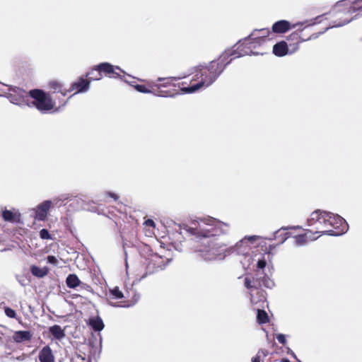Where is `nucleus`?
I'll use <instances>...</instances> for the list:
<instances>
[{
    "instance_id": "aec40b11",
    "label": "nucleus",
    "mask_w": 362,
    "mask_h": 362,
    "mask_svg": "<svg viewBox=\"0 0 362 362\" xmlns=\"http://www.w3.org/2000/svg\"><path fill=\"white\" fill-rule=\"evenodd\" d=\"M49 332L53 337L54 339L57 340H62L65 337L64 329H62L59 325H54L51 326L48 329Z\"/></svg>"
},
{
    "instance_id": "f8f14e48",
    "label": "nucleus",
    "mask_w": 362,
    "mask_h": 362,
    "mask_svg": "<svg viewBox=\"0 0 362 362\" xmlns=\"http://www.w3.org/2000/svg\"><path fill=\"white\" fill-rule=\"evenodd\" d=\"M52 206V202L51 200H45L38 204L34 209L35 212V218L38 221H45Z\"/></svg>"
},
{
    "instance_id": "f704fd0d",
    "label": "nucleus",
    "mask_w": 362,
    "mask_h": 362,
    "mask_svg": "<svg viewBox=\"0 0 362 362\" xmlns=\"http://www.w3.org/2000/svg\"><path fill=\"white\" fill-rule=\"evenodd\" d=\"M276 339L281 344L284 345L286 343V337L283 334H279L276 335Z\"/></svg>"
},
{
    "instance_id": "6ab92c4d",
    "label": "nucleus",
    "mask_w": 362,
    "mask_h": 362,
    "mask_svg": "<svg viewBox=\"0 0 362 362\" xmlns=\"http://www.w3.org/2000/svg\"><path fill=\"white\" fill-rule=\"evenodd\" d=\"M270 33V30L267 28L255 30L250 35V40H254L257 44H259L260 41L268 36Z\"/></svg>"
},
{
    "instance_id": "cd10ccee",
    "label": "nucleus",
    "mask_w": 362,
    "mask_h": 362,
    "mask_svg": "<svg viewBox=\"0 0 362 362\" xmlns=\"http://www.w3.org/2000/svg\"><path fill=\"white\" fill-rule=\"evenodd\" d=\"M284 228L279 229L276 230L274 234V238L277 239L281 237V243H283L288 238V233H286Z\"/></svg>"
},
{
    "instance_id": "393cba45",
    "label": "nucleus",
    "mask_w": 362,
    "mask_h": 362,
    "mask_svg": "<svg viewBox=\"0 0 362 362\" xmlns=\"http://www.w3.org/2000/svg\"><path fill=\"white\" fill-rule=\"evenodd\" d=\"M49 86L54 92L61 93L63 95H66L68 92V89L64 88L61 83L56 81H51Z\"/></svg>"
},
{
    "instance_id": "412c9836",
    "label": "nucleus",
    "mask_w": 362,
    "mask_h": 362,
    "mask_svg": "<svg viewBox=\"0 0 362 362\" xmlns=\"http://www.w3.org/2000/svg\"><path fill=\"white\" fill-rule=\"evenodd\" d=\"M124 297L123 293L119 290L118 287H114L113 288L110 290V295L108 297L109 304L114 307L121 306L119 304L113 303L110 302L111 299H121ZM123 307H126L127 305H122Z\"/></svg>"
},
{
    "instance_id": "4468645a",
    "label": "nucleus",
    "mask_w": 362,
    "mask_h": 362,
    "mask_svg": "<svg viewBox=\"0 0 362 362\" xmlns=\"http://www.w3.org/2000/svg\"><path fill=\"white\" fill-rule=\"evenodd\" d=\"M318 236H315V233L312 230H306L305 233L294 237V245L296 246H303L308 243V241L316 240Z\"/></svg>"
},
{
    "instance_id": "9b49d317",
    "label": "nucleus",
    "mask_w": 362,
    "mask_h": 362,
    "mask_svg": "<svg viewBox=\"0 0 362 362\" xmlns=\"http://www.w3.org/2000/svg\"><path fill=\"white\" fill-rule=\"evenodd\" d=\"M307 23L308 21L299 22L291 25V23L288 21L281 20L276 21L273 24L272 31L276 33H284L291 28H297V30L302 31L303 28L301 27Z\"/></svg>"
},
{
    "instance_id": "1a4fd4ad",
    "label": "nucleus",
    "mask_w": 362,
    "mask_h": 362,
    "mask_svg": "<svg viewBox=\"0 0 362 362\" xmlns=\"http://www.w3.org/2000/svg\"><path fill=\"white\" fill-rule=\"evenodd\" d=\"M9 91L8 98L12 103L19 105L26 104L30 106L29 92L18 87H11Z\"/></svg>"
},
{
    "instance_id": "7ed1b4c3",
    "label": "nucleus",
    "mask_w": 362,
    "mask_h": 362,
    "mask_svg": "<svg viewBox=\"0 0 362 362\" xmlns=\"http://www.w3.org/2000/svg\"><path fill=\"white\" fill-rule=\"evenodd\" d=\"M244 285L249 290L251 303L257 305L265 300V292L262 290V287L272 288L274 283L267 276H264L262 279L246 276L244 279Z\"/></svg>"
},
{
    "instance_id": "4be33fe9",
    "label": "nucleus",
    "mask_w": 362,
    "mask_h": 362,
    "mask_svg": "<svg viewBox=\"0 0 362 362\" xmlns=\"http://www.w3.org/2000/svg\"><path fill=\"white\" fill-rule=\"evenodd\" d=\"M273 53L278 57H283L288 53V46L286 42L281 41L273 47Z\"/></svg>"
},
{
    "instance_id": "a19ab883",
    "label": "nucleus",
    "mask_w": 362,
    "mask_h": 362,
    "mask_svg": "<svg viewBox=\"0 0 362 362\" xmlns=\"http://www.w3.org/2000/svg\"><path fill=\"white\" fill-rule=\"evenodd\" d=\"M252 362H260V356L259 355H257L252 359Z\"/></svg>"
},
{
    "instance_id": "dca6fc26",
    "label": "nucleus",
    "mask_w": 362,
    "mask_h": 362,
    "mask_svg": "<svg viewBox=\"0 0 362 362\" xmlns=\"http://www.w3.org/2000/svg\"><path fill=\"white\" fill-rule=\"evenodd\" d=\"M40 362H54V356L49 346H44L39 352Z\"/></svg>"
},
{
    "instance_id": "f03ea898",
    "label": "nucleus",
    "mask_w": 362,
    "mask_h": 362,
    "mask_svg": "<svg viewBox=\"0 0 362 362\" xmlns=\"http://www.w3.org/2000/svg\"><path fill=\"white\" fill-rule=\"evenodd\" d=\"M232 59L226 62L225 55H221L217 61H211L206 66L199 65L195 68L196 80L199 82L185 88V92L194 93L202 88L211 86L224 71Z\"/></svg>"
},
{
    "instance_id": "b1692460",
    "label": "nucleus",
    "mask_w": 362,
    "mask_h": 362,
    "mask_svg": "<svg viewBox=\"0 0 362 362\" xmlns=\"http://www.w3.org/2000/svg\"><path fill=\"white\" fill-rule=\"evenodd\" d=\"M66 284L69 288H75L80 285L81 281L76 274H71L66 277Z\"/></svg>"
},
{
    "instance_id": "a878e982",
    "label": "nucleus",
    "mask_w": 362,
    "mask_h": 362,
    "mask_svg": "<svg viewBox=\"0 0 362 362\" xmlns=\"http://www.w3.org/2000/svg\"><path fill=\"white\" fill-rule=\"evenodd\" d=\"M30 271L33 275L39 278H42L47 274V270L45 268H40L35 265L31 267Z\"/></svg>"
},
{
    "instance_id": "c85d7f7f",
    "label": "nucleus",
    "mask_w": 362,
    "mask_h": 362,
    "mask_svg": "<svg viewBox=\"0 0 362 362\" xmlns=\"http://www.w3.org/2000/svg\"><path fill=\"white\" fill-rule=\"evenodd\" d=\"M2 216L6 221H13L14 220V214L8 210L4 211Z\"/></svg>"
},
{
    "instance_id": "f257e3e1",
    "label": "nucleus",
    "mask_w": 362,
    "mask_h": 362,
    "mask_svg": "<svg viewBox=\"0 0 362 362\" xmlns=\"http://www.w3.org/2000/svg\"><path fill=\"white\" fill-rule=\"evenodd\" d=\"M183 230L195 240L194 252L204 261L222 260L230 252L245 255L250 250L248 243L259 238L258 235L245 236L234 247L228 249L225 243L218 241V238L229 234L230 224L211 216L193 220L189 225H185Z\"/></svg>"
},
{
    "instance_id": "6e6552de",
    "label": "nucleus",
    "mask_w": 362,
    "mask_h": 362,
    "mask_svg": "<svg viewBox=\"0 0 362 362\" xmlns=\"http://www.w3.org/2000/svg\"><path fill=\"white\" fill-rule=\"evenodd\" d=\"M328 235L338 236L346 233L348 230V224L340 216L330 213Z\"/></svg>"
},
{
    "instance_id": "f3484780",
    "label": "nucleus",
    "mask_w": 362,
    "mask_h": 362,
    "mask_svg": "<svg viewBox=\"0 0 362 362\" xmlns=\"http://www.w3.org/2000/svg\"><path fill=\"white\" fill-rule=\"evenodd\" d=\"M33 337L32 333L30 331H16L13 334V339L16 343H23L25 341H29Z\"/></svg>"
},
{
    "instance_id": "c9c22d12",
    "label": "nucleus",
    "mask_w": 362,
    "mask_h": 362,
    "mask_svg": "<svg viewBox=\"0 0 362 362\" xmlns=\"http://www.w3.org/2000/svg\"><path fill=\"white\" fill-rule=\"evenodd\" d=\"M266 261L264 259H259L257 262V267L259 269H264L266 267Z\"/></svg>"
},
{
    "instance_id": "37998d69",
    "label": "nucleus",
    "mask_w": 362,
    "mask_h": 362,
    "mask_svg": "<svg viewBox=\"0 0 362 362\" xmlns=\"http://www.w3.org/2000/svg\"><path fill=\"white\" fill-rule=\"evenodd\" d=\"M286 362H289V361H287Z\"/></svg>"
},
{
    "instance_id": "9d476101",
    "label": "nucleus",
    "mask_w": 362,
    "mask_h": 362,
    "mask_svg": "<svg viewBox=\"0 0 362 362\" xmlns=\"http://www.w3.org/2000/svg\"><path fill=\"white\" fill-rule=\"evenodd\" d=\"M115 69L122 71V70L120 69V68L119 66L115 67L113 65H112L107 62L101 63V64H98V66H96L95 69H93L88 73V75H92V74H93L95 71H98V76H96L95 77H93V78L90 77L91 79L100 80L102 77L101 76L102 72L105 73L110 77L117 78L119 76V74L115 71Z\"/></svg>"
},
{
    "instance_id": "2eb2a0df",
    "label": "nucleus",
    "mask_w": 362,
    "mask_h": 362,
    "mask_svg": "<svg viewBox=\"0 0 362 362\" xmlns=\"http://www.w3.org/2000/svg\"><path fill=\"white\" fill-rule=\"evenodd\" d=\"M89 87L90 81L86 80L83 78H80L77 81H75L71 84L70 88L68 89V92L76 89L77 91L74 94H76L78 93H83L88 90Z\"/></svg>"
},
{
    "instance_id": "473e14b6",
    "label": "nucleus",
    "mask_w": 362,
    "mask_h": 362,
    "mask_svg": "<svg viewBox=\"0 0 362 362\" xmlns=\"http://www.w3.org/2000/svg\"><path fill=\"white\" fill-rule=\"evenodd\" d=\"M135 89L140 92V93H151V91L148 89L144 85H136L135 86Z\"/></svg>"
},
{
    "instance_id": "bb28decb",
    "label": "nucleus",
    "mask_w": 362,
    "mask_h": 362,
    "mask_svg": "<svg viewBox=\"0 0 362 362\" xmlns=\"http://www.w3.org/2000/svg\"><path fill=\"white\" fill-rule=\"evenodd\" d=\"M257 321L260 324L266 323L268 321V315L267 313L259 308H257Z\"/></svg>"
},
{
    "instance_id": "a211bd4d",
    "label": "nucleus",
    "mask_w": 362,
    "mask_h": 362,
    "mask_svg": "<svg viewBox=\"0 0 362 362\" xmlns=\"http://www.w3.org/2000/svg\"><path fill=\"white\" fill-rule=\"evenodd\" d=\"M185 76H178V77H165V78H158L157 79L159 82H163L162 83H154L153 85V87H156L158 89H160L162 88H166L170 86L173 81H178L182 78H185Z\"/></svg>"
},
{
    "instance_id": "7c9ffc66",
    "label": "nucleus",
    "mask_w": 362,
    "mask_h": 362,
    "mask_svg": "<svg viewBox=\"0 0 362 362\" xmlns=\"http://www.w3.org/2000/svg\"><path fill=\"white\" fill-rule=\"evenodd\" d=\"M67 199H68V197L66 195H62L60 197H55L52 200H51L52 202V206L53 205L60 206L59 202H62Z\"/></svg>"
},
{
    "instance_id": "5701e85b",
    "label": "nucleus",
    "mask_w": 362,
    "mask_h": 362,
    "mask_svg": "<svg viewBox=\"0 0 362 362\" xmlns=\"http://www.w3.org/2000/svg\"><path fill=\"white\" fill-rule=\"evenodd\" d=\"M89 325L96 332H100L104 328L103 320L100 317L90 318Z\"/></svg>"
},
{
    "instance_id": "e433bc0d",
    "label": "nucleus",
    "mask_w": 362,
    "mask_h": 362,
    "mask_svg": "<svg viewBox=\"0 0 362 362\" xmlns=\"http://www.w3.org/2000/svg\"><path fill=\"white\" fill-rule=\"evenodd\" d=\"M145 225L147 226H151V227H153L154 228L156 224H155V222L151 220V219H148L145 221Z\"/></svg>"
},
{
    "instance_id": "58836bf2",
    "label": "nucleus",
    "mask_w": 362,
    "mask_h": 362,
    "mask_svg": "<svg viewBox=\"0 0 362 362\" xmlns=\"http://www.w3.org/2000/svg\"><path fill=\"white\" fill-rule=\"evenodd\" d=\"M16 279L21 286H24L26 285V284L25 283V281L23 279H21L18 276H16Z\"/></svg>"
},
{
    "instance_id": "79ce46f5",
    "label": "nucleus",
    "mask_w": 362,
    "mask_h": 362,
    "mask_svg": "<svg viewBox=\"0 0 362 362\" xmlns=\"http://www.w3.org/2000/svg\"><path fill=\"white\" fill-rule=\"evenodd\" d=\"M291 36H294V37L298 36V33H292Z\"/></svg>"
},
{
    "instance_id": "ea45409f",
    "label": "nucleus",
    "mask_w": 362,
    "mask_h": 362,
    "mask_svg": "<svg viewBox=\"0 0 362 362\" xmlns=\"http://www.w3.org/2000/svg\"><path fill=\"white\" fill-rule=\"evenodd\" d=\"M98 71H95L93 74H92V75H88V74H87V76H89L88 81H90V82L93 80V79H91L90 77L93 78V77H95L96 76H98Z\"/></svg>"
},
{
    "instance_id": "2f4dec72",
    "label": "nucleus",
    "mask_w": 362,
    "mask_h": 362,
    "mask_svg": "<svg viewBox=\"0 0 362 362\" xmlns=\"http://www.w3.org/2000/svg\"><path fill=\"white\" fill-rule=\"evenodd\" d=\"M5 314L7 317L10 318H16V311L10 308H5Z\"/></svg>"
},
{
    "instance_id": "0eeeda50",
    "label": "nucleus",
    "mask_w": 362,
    "mask_h": 362,
    "mask_svg": "<svg viewBox=\"0 0 362 362\" xmlns=\"http://www.w3.org/2000/svg\"><path fill=\"white\" fill-rule=\"evenodd\" d=\"M255 44H257L254 40H250V36L248 39H245L243 41H239L238 43L233 46L231 49H227L222 55H225V60L226 62L229 57H233V59L243 57L245 55L255 54L253 49L255 48Z\"/></svg>"
},
{
    "instance_id": "423d86ee",
    "label": "nucleus",
    "mask_w": 362,
    "mask_h": 362,
    "mask_svg": "<svg viewBox=\"0 0 362 362\" xmlns=\"http://www.w3.org/2000/svg\"><path fill=\"white\" fill-rule=\"evenodd\" d=\"M329 216V212L321 210H316L311 213L308 219V225L315 230L313 232L315 235L318 233L328 235Z\"/></svg>"
},
{
    "instance_id": "20e7f679",
    "label": "nucleus",
    "mask_w": 362,
    "mask_h": 362,
    "mask_svg": "<svg viewBox=\"0 0 362 362\" xmlns=\"http://www.w3.org/2000/svg\"><path fill=\"white\" fill-rule=\"evenodd\" d=\"M343 8L345 17L341 21L333 25L332 27H339L351 22L357 16H362V0H341L335 5V9Z\"/></svg>"
},
{
    "instance_id": "4c0bfd02",
    "label": "nucleus",
    "mask_w": 362,
    "mask_h": 362,
    "mask_svg": "<svg viewBox=\"0 0 362 362\" xmlns=\"http://www.w3.org/2000/svg\"><path fill=\"white\" fill-rule=\"evenodd\" d=\"M107 194L112 197V199H114L115 201H117L118 199V196L115 194V193H112V192H107Z\"/></svg>"
},
{
    "instance_id": "c756f323",
    "label": "nucleus",
    "mask_w": 362,
    "mask_h": 362,
    "mask_svg": "<svg viewBox=\"0 0 362 362\" xmlns=\"http://www.w3.org/2000/svg\"><path fill=\"white\" fill-rule=\"evenodd\" d=\"M40 237L42 240H50V239H52L51 235L49 234V231L47 229H45V228H43V229L40 230Z\"/></svg>"
},
{
    "instance_id": "39448f33",
    "label": "nucleus",
    "mask_w": 362,
    "mask_h": 362,
    "mask_svg": "<svg viewBox=\"0 0 362 362\" xmlns=\"http://www.w3.org/2000/svg\"><path fill=\"white\" fill-rule=\"evenodd\" d=\"M30 106L35 107L40 112L47 113L54 107V102L48 93L40 89H33L29 91Z\"/></svg>"
},
{
    "instance_id": "ddd939ff",
    "label": "nucleus",
    "mask_w": 362,
    "mask_h": 362,
    "mask_svg": "<svg viewBox=\"0 0 362 362\" xmlns=\"http://www.w3.org/2000/svg\"><path fill=\"white\" fill-rule=\"evenodd\" d=\"M165 264L160 256L156 254L151 256V260L147 266V269L150 274L155 272L157 270L164 269Z\"/></svg>"
},
{
    "instance_id": "72a5a7b5",
    "label": "nucleus",
    "mask_w": 362,
    "mask_h": 362,
    "mask_svg": "<svg viewBox=\"0 0 362 362\" xmlns=\"http://www.w3.org/2000/svg\"><path fill=\"white\" fill-rule=\"evenodd\" d=\"M47 259L48 263L53 264L54 266H57L59 263V261L57 259V257L52 255H49Z\"/></svg>"
}]
</instances>
